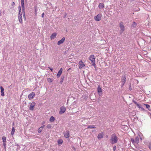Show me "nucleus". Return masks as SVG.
Instances as JSON below:
<instances>
[{
	"mask_svg": "<svg viewBox=\"0 0 151 151\" xmlns=\"http://www.w3.org/2000/svg\"><path fill=\"white\" fill-rule=\"evenodd\" d=\"M129 90H131L132 88H131V86H130V87H129Z\"/></svg>",
	"mask_w": 151,
	"mask_h": 151,
	"instance_id": "nucleus-50",
	"label": "nucleus"
},
{
	"mask_svg": "<svg viewBox=\"0 0 151 151\" xmlns=\"http://www.w3.org/2000/svg\"><path fill=\"white\" fill-rule=\"evenodd\" d=\"M21 6H22V10H24L25 8H24V1H21Z\"/></svg>",
	"mask_w": 151,
	"mask_h": 151,
	"instance_id": "nucleus-20",
	"label": "nucleus"
},
{
	"mask_svg": "<svg viewBox=\"0 0 151 151\" xmlns=\"http://www.w3.org/2000/svg\"><path fill=\"white\" fill-rule=\"evenodd\" d=\"M12 6H14L15 5V3L14 2H13L11 4Z\"/></svg>",
	"mask_w": 151,
	"mask_h": 151,
	"instance_id": "nucleus-45",
	"label": "nucleus"
},
{
	"mask_svg": "<svg viewBox=\"0 0 151 151\" xmlns=\"http://www.w3.org/2000/svg\"><path fill=\"white\" fill-rule=\"evenodd\" d=\"M143 106L144 107L146 106V108L148 109V110L149 111H151V109H150V106L149 105L147 104H143Z\"/></svg>",
	"mask_w": 151,
	"mask_h": 151,
	"instance_id": "nucleus-15",
	"label": "nucleus"
},
{
	"mask_svg": "<svg viewBox=\"0 0 151 151\" xmlns=\"http://www.w3.org/2000/svg\"><path fill=\"white\" fill-rule=\"evenodd\" d=\"M63 71V69L62 68H61L59 71L58 72L57 74V76L58 78L60 77V76L61 75Z\"/></svg>",
	"mask_w": 151,
	"mask_h": 151,
	"instance_id": "nucleus-12",
	"label": "nucleus"
},
{
	"mask_svg": "<svg viewBox=\"0 0 151 151\" xmlns=\"http://www.w3.org/2000/svg\"><path fill=\"white\" fill-rule=\"evenodd\" d=\"M66 108L64 106L61 107L60 109L59 113L60 114H62L64 113L66 111Z\"/></svg>",
	"mask_w": 151,
	"mask_h": 151,
	"instance_id": "nucleus-6",
	"label": "nucleus"
},
{
	"mask_svg": "<svg viewBox=\"0 0 151 151\" xmlns=\"http://www.w3.org/2000/svg\"><path fill=\"white\" fill-rule=\"evenodd\" d=\"M45 127V125H43L42 126V127H42V129H43V128L44 127Z\"/></svg>",
	"mask_w": 151,
	"mask_h": 151,
	"instance_id": "nucleus-49",
	"label": "nucleus"
},
{
	"mask_svg": "<svg viewBox=\"0 0 151 151\" xmlns=\"http://www.w3.org/2000/svg\"><path fill=\"white\" fill-rule=\"evenodd\" d=\"M42 129H42V127H40L38 129V132L39 133H40L42 132Z\"/></svg>",
	"mask_w": 151,
	"mask_h": 151,
	"instance_id": "nucleus-26",
	"label": "nucleus"
},
{
	"mask_svg": "<svg viewBox=\"0 0 151 151\" xmlns=\"http://www.w3.org/2000/svg\"><path fill=\"white\" fill-rule=\"evenodd\" d=\"M132 101L135 104H136V105H137V104H138V103H137V102L136 101H134V100H132Z\"/></svg>",
	"mask_w": 151,
	"mask_h": 151,
	"instance_id": "nucleus-38",
	"label": "nucleus"
},
{
	"mask_svg": "<svg viewBox=\"0 0 151 151\" xmlns=\"http://www.w3.org/2000/svg\"><path fill=\"white\" fill-rule=\"evenodd\" d=\"M18 19L19 22L22 23V15H18Z\"/></svg>",
	"mask_w": 151,
	"mask_h": 151,
	"instance_id": "nucleus-19",
	"label": "nucleus"
},
{
	"mask_svg": "<svg viewBox=\"0 0 151 151\" xmlns=\"http://www.w3.org/2000/svg\"><path fill=\"white\" fill-rule=\"evenodd\" d=\"M44 13H43L42 14V17L43 18L44 17Z\"/></svg>",
	"mask_w": 151,
	"mask_h": 151,
	"instance_id": "nucleus-47",
	"label": "nucleus"
},
{
	"mask_svg": "<svg viewBox=\"0 0 151 151\" xmlns=\"http://www.w3.org/2000/svg\"><path fill=\"white\" fill-rule=\"evenodd\" d=\"M35 94L34 92H32L28 95V98L29 100H31L34 97Z\"/></svg>",
	"mask_w": 151,
	"mask_h": 151,
	"instance_id": "nucleus-7",
	"label": "nucleus"
},
{
	"mask_svg": "<svg viewBox=\"0 0 151 151\" xmlns=\"http://www.w3.org/2000/svg\"><path fill=\"white\" fill-rule=\"evenodd\" d=\"M139 142V138L138 137H137L134 139V142L135 144H138Z\"/></svg>",
	"mask_w": 151,
	"mask_h": 151,
	"instance_id": "nucleus-17",
	"label": "nucleus"
},
{
	"mask_svg": "<svg viewBox=\"0 0 151 151\" xmlns=\"http://www.w3.org/2000/svg\"><path fill=\"white\" fill-rule=\"evenodd\" d=\"M1 11L0 10V16H1Z\"/></svg>",
	"mask_w": 151,
	"mask_h": 151,
	"instance_id": "nucleus-48",
	"label": "nucleus"
},
{
	"mask_svg": "<svg viewBox=\"0 0 151 151\" xmlns=\"http://www.w3.org/2000/svg\"><path fill=\"white\" fill-rule=\"evenodd\" d=\"M47 80L48 82L50 83L52 82V79L49 78H48L47 79Z\"/></svg>",
	"mask_w": 151,
	"mask_h": 151,
	"instance_id": "nucleus-33",
	"label": "nucleus"
},
{
	"mask_svg": "<svg viewBox=\"0 0 151 151\" xmlns=\"http://www.w3.org/2000/svg\"><path fill=\"white\" fill-rule=\"evenodd\" d=\"M48 68L51 70V72H52L53 71L52 68L50 67H49Z\"/></svg>",
	"mask_w": 151,
	"mask_h": 151,
	"instance_id": "nucleus-44",
	"label": "nucleus"
},
{
	"mask_svg": "<svg viewBox=\"0 0 151 151\" xmlns=\"http://www.w3.org/2000/svg\"><path fill=\"white\" fill-rule=\"evenodd\" d=\"M64 137L66 138H68L69 137V132L68 131H66L64 132Z\"/></svg>",
	"mask_w": 151,
	"mask_h": 151,
	"instance_id": "nucleus-10",
	"label": "nucleus"
},
{
	"mask_svg": "<svg viewBox=\"0 0 151 151\" xmlns=\"http://www.w3.org/2000/svg\"><path fill=\"white\" fill-rule=\"evenodd\" d=\"M21 1H24V0H21Z\"/></svg>",
	"mask_w": 151,
	"mask_h": 151,
	"instance_id": "nucleus-51",
	"label": "nucleus"
},
{
	"mask_svg": "<svg viewBox=\"0 0 151 151\" xmlns=\"http://www.w3.org/2000/svg\"><path fill=\"white\" fill-rule=\"evenodd\" d=\"M126 76L124 74L123 75L121 79L122 84L121 85V87H122L123 86L125 83L126 82Z\"/></svg>",
	"mask_w": 151,
	"mask_h": 151,
	"instance_id": "nucleus-3",
	"label": "nucleus"
},
{
	"mask_svg": "<svg viewBox=\"0 0 151 151\" xmlns=\"http://www.w3.org/2000/svg\"><path fill=\"white\" fill-rule=\"evenodd\" d=\"M51 125L50 124H48L47 126V127L48 129L51 128Z\"/></svg>",
	"mask_w": 151,
	"mask_h": 151,
	"instance_id": "nucleus-34",
	"label": "nucleus"
},
{
	"mask_svg": "<svg viewBox=\"0 0 151 151\" xmlns=\"http://www.w3.org/2000/svg\"><path fill=\"white\" fill-rule=\"evenodd\" d=\"M140 110L142 111H144L145 109L142 107H141L139 109Z\"/></svg>",
	"mask_w": 151,
	"mask_h": 151,
	"instance_id": "nucleus-40",
	"label": "nucleus"
},
{
	"mask_svg": "<svg viewBox=\"0 0 151 151\" xmlns=\"http://www.w3.org/2000/svg\"><path fill=\"white\" fill-rule=\"evenodd\" d=\"M71 69V68H70L69 69H68V70H70Z\"/></svg>",
	"mask_w": 151,
	"mask_h": 151,
	"instance_id": "nucleus-52",
	"label": "nucleus"
},
{
	"mask_svg": "<svg viewBox=\"0 0 151 151\" xmlns=\"http://www.w3.org/2000/svg\"><path fill=\"white\" fill-rule=\"evenodd\" d=\"M116 149V146H114L113 147V150L114 151Z\"/></svg>",
	"mask_w": 151,
	"mask_h": 151,
	"instance_id": "nucleus-41",
	"label": "nucleus"
},
{
	"mask_svg": "<svg viewBox=\"0 0 151 151\" xmlns=\"http://www.w3.org/2000/svg\"><path fill=\"white\" fill-rule=\"evenodd\" d=\"M102 17V14H99L94 17V19L96 21H99L101 20Z\"/></svg>",
	"mask_w": 151,
	"mask_h": 151,
	"instance_id": "nucleus-4",
	"label": "nucleus"
},
{
	"mask_svg": "<svg viewBox=\"0 0 151 151\" xmlns=\"http://www.w3.org/2000/svg\"><path fill=\"white\" fill-rule=\"evenodd\" d=\"M103 137V132H101V133H99L97 137L99 139H100L102 138Z\"/></svg>",
	"mask_w": 151,
	"mask_h": 151,
	"instance_id": "nucleus-13",
	"label": "nucleus"
},
{
	"mask_svg": "<svg viewBox=\"0 0 151 151\" xmlns=\"http://www.w3.org/2000/svg\"><path fill=\"white\" fill-rule=\"evenodd\" d=\"M89 59L91 61L92 65L94 67H96L95 58L94 55H91L89 57Z\"/></svg>",
	"mask_w": 151,
	"mask_h": 151,
	"instance_id": "nucleus-2",
	"label": "nucleus"
},
{
	"mask_svg": "<svg viewBox=\"0 0 151 151\" xmlns=\"http://www.w3.org/2000/svg\"><path fill=\"white\" fill-rule=\"evenodd\" d=\"M19 10H21V8L20 6H19L18 7Z\"/></svg>",
	"mask_w": 151,
	"mask_h": 151,
	"instance_id": "nucleus-46",
	"label": "nucleus"
},
{
	"mask_svg": "<svg viewBox=\"0 0 151 151\" xmlns=\"http://www.w3.org/2000/svg\"><path fill=\"white\" fill-rule=\"evenodd\" d=\"M6 142H3V145L4 146V149H6Z\"/></svg>",
	"mask_w": 151,
	"mask_h": 151,
	"instance_id": "nucleus-37",
	"label": "nucleus"
},
{
	"mask_svg": "<svg viewBox=\"0 0 151 151\" xmlns=\"http://www.w3.org/2000/svg\"><path fill=\"white\" fill-rule=\"evenodd\" d=\"M137 25V24L135 22H133V24L132 25V26L134 27H135Z\"/></svg>",
	"mask_w": 151,
	"mask_h": 151,
	"instance_id": "nucleus-35",
	"label": "nucleus"
},
{
	"mask_svg": "<svg viewBox=\"0 0 151 151\" xmlns=\"http://www.w3.org/2000/svg\"><path fill=\"white\" fill-rule=\"evenodd\" d=\"M147 145L148 146L149 148L151 150V142H148Z\"/></svg>",
	"mask_w": 151,
	"mask_h": 151,
	"instance_id": "nucleus-25",
	"label": "nucleus"
},
{
	"mask_svg": "<svg viewBox=\"0 0 151 151\" xmlns=\"http://www.w3.org/2000/svg\"><path fill=\"white\" fill-rule=\"evenodd\" d=\"M0 89L1 90V95L2 96H4V88L1 86L0 87Z\"/></svg>",
	"mask_w": 151,
	"mask_h": 151,
	"instance_id": "nucleus-16",
	"label": "nucleus"
},
{
	"mask_svg": "<svg viewBox=\"0 0 151 151\" xmlns=\"http://www.w3.org/2000/svg\"><path fill=\"white\" fill-rule=\"evenodd\" d=\"M119 27L121 29V32H123L124 30V27L123 25V23L122 22H120L119 23Z\"/></svg>",
	"mask_w": 151,
	"mask_h": 151,
	"instance_id": "nucleus-5",
	"label": "nucleus"
},
{
	"mask_svg": "<svg viewBox=\"0 0 151 151\" xmlns=\"http://www.w3.org/2000/svg\"><path fill=\"white\" fill-rule=\"evenodd\" d=\"M64 79V77L62 76L61 77V78L60 80V83L61 84L62 83Z\"/></svg>",
	"mask_w": 151,
	"mask_h": 151,
	"instance_id": "nucleus-29",
	"label": "nucleus"
},
{
	"mask_svg": "<svg viewBox=\"0 0 151 151\" xmlns=\"http://www.w3.org/2000/svg\"><path fill=\"white\" fill-rule=\"evenodd\" d=\"M57 34L56 33H54L52 34L50 36V39L51 40H52L54 39L56 36Z\"/></svg>",
	"mask_w": 151,
	"mask_h": 151,
	"instance_id": "nucleus-14",
	"label": "nucleus"
},
{
	"mask_svg": "<svg viewBox=\"0 0 151 151\" xmlns=\"http://www.w3.org/2000/svg\"><path fill=\"white\" fill-rule=\"evenodd\" d=\"M104 6V4L103 3H100L99 6V7L100 9H102Z\"/></svg>",
	"mask_w": 151,
	"mask_h": 151,
	"instance_id": "nucleus-18",
	"label": "nucleus"
},
{
	"mask_svg": "<svg viewBox=\"0 0 151 151\" xmlns=\"http://www.w3.org/2000/svg\"><path fill=\"white\" fill-rule=\"evenodd\" d=\"M14 132H15L14 128V127H13L12 128V132H11V134H12V135H13L14 134Z\"/></svg>",
	"mask_w": 151,
	"mask_h": 151,
	"instance_id": "nucleus-23",
	"label": "nucleus"
},
{
	"mask_svg": "<svg viewBox=\"0 0 151 151\" xmlns=\"http://www.w3.org/2000/svg\"><path fill=\"white\" fill-rule=\"evenodd\" d=\"M132 101L135 104H136V105H137V104H138V103H137V102L136 101H134V100H132Z\"/></svg>",
	"mask_w": 151,
	"mask_h": 151,
	"instance_id": "nucleus-39",
	"label": "nucleus"
},
{
	"mask_svg": "<svg viewBox=\"0 0 151 151\" xmlns=\"http://www.w3.org/2000/svg\"><path fill=\"white\" fill-rule=\"evenodd\" d=\"M58 144H61L63 143V140L61 139L58 140Z\"/></svg>",
	"mask_w": 151,
	"mask_h": 151,
	"instance_id": "nucleus-30",
	"label": "nucleus"
},
{
	"mask_svg": "<svg viewBox=\"0 0 151 151\" xmlns=\"http://www.w3.org/2000/svg\"><path fill=\"white\" fill-rule=\"evenodd\" d=\"M131 141L132 143L134 145V144H135V142H134V139L133 138H131Z\"/></svg>",
	"mask_w": 151,
	"mask_h": 151,
	"instance_id": "nucleus-32",
	"label": "nucleus"
},
{
	"mask_svg": "<svg viewBox=\"0 0 151 151\" xmlns=\"http://www.w3.org/2000/svg\"><path fill=\"white\" fill-rule=\"evenodd\" d=\"M35 105V102H32L30 105L29 109L31 110H33L34 109V108Z\"/></svg>",
	"mask_w": 151,
	"mask_h": 151,
	"instance_id": "nucleus-9",
	"label": "nucleus"
},
{
	"mask_svg": "<svg viewBox=\"0 0 151 151\" xmlns=\"http://www.w3.org/2000/svg\"><path fill=\"white\" fill-rule=\"evenodd\" d=\"M19 13L18 14V15H22V13L21 10H19Z\"/></svg>",
	"mask_w": 151,
	"mask_h": 151,
	"instance_id": "nucleus-36",
	"label": "nucleus"
},
{
	"mask_svg": "<svg viewBox=\"0 0 151 151\" xmlns=\"http://www.w3.org/2000/svg\"><path fill=\"white\" fill-rule=\"evenodd\" d=\"M22 12L23 17H24V19H25V20L26 17H25V12L24 10H22Z\"/></svg>",
	"mask_w": 151,
	"mask_h": 151,
	"instance_id": "nucleus-24",
	"label": "nucleus"
},
{
	"mask_svg": "<svg viewBox=\"0 0 151 151\" xmlns=\"http://www.w3.org/2000/svg\"><path fill=\"white\" fill-rule=\"evenodd\" d=\"M137 106L139 109L140 107H141L140 105L139 104H137V105H136Z\"/></svg>",
	"mask_w": 151,
	"mask_h": 151,
	"instance_id": "nucleus-42",
	"label": "nucleus"
},
{
	"mask_svg": "<svg viewBox=\"0 0 151 151\" xmlns=\"http://www.w3.org/2000/svg\"><path fill=\"white\" fill-rule=\"evenodd\" d=\"M65 38L64 37H63L62 38V39L60 40H59L58 42V45H60V44H62L63 43L64 41H65Z\"/></svg>",
	"mask_w": 151,
	"mask_h": 151,
	"instance_id": "nucleus-11",
	"label": "nucleus"
},
{
	"mask_svg": "<svg viewBox=\"0 0 151 151\" xmlns=\"http://www.w3.org/2000/svg\"><path fill=\"white\" fill-rule=\"evenodd\" d=\"M79 65L80 69H81L85 66V65L82 60H81L79 62Z\"/></svg>",
	"mask_w": 151,
	"mask_h": 151,
	"instance_id": "nucleus-8",
	"label": "nucleus"
},
{
	"mask_svg": "<svg viewBox=\"0 0 151 151\" xmlns=\"http://www.w3.org/2000/svg\"><path fill=\"white\" fill-rule=\"evenodd\" d=\"M97 91L99 93L102 92V89L99 86H98L97 88Z\"/></svg>",
	"mask_w": 151,
	"mask_h": 151,
	"instance_id": "nucleus-22",
	"label": "nucleus"
},
{
	"mask_svg": "<svg viewBox=\"0 0 151 151\" xmlns=\"http://www.w3.org/2000/svg\"><path fill=\"white\" fill-rule=\"evenodd\" d=\"M3 142H6V137H3L2 138Z\"/></svg>",
	"mask_w": 151,
	"mask_h": 151,
	"instance_id": "nucleus-28",
	"label": "nucleus"
},
{
	"mask_svg": "<svg viewBox=\"0 0 151 151\" xmlns=\"http://www.w3.org/2000/svg\"><path fill=\"white\" fill-rule=\"evenodd\" d=\"M118 138L115 134H112L111 138V142L112 144L116 143L118 141Z\"/></svg>",
	"mask_w": 151,
	"mask_h": 151,
	"instance_id": "nucleus-1",
	"label": "nucleus"
},
{
	"mask_svg": "<svg viewBox=\"0 0 151 151\" xmlns=\"http://www.w3.org/2000/svg\"><path fill=\"white\" fill-rule=\"evenodd\" d=\"M96 127L93 125H90L88 126V128H95Z\"/></svg>",
	"mask_w": 151,
	"mask_h": 151,
	"instance_id": "nucleus-27",
	"label": "nucleus"
},
{
	"mask_svg": "<svg viewBox=\"0 0 151 151\" xmlns=\"http://www.w3.org/2000/svg\"><path fill=\"white\" fill-rule=\"evenodd\" d=\"M136 147L138 150H139L141 151H142V150H143V149L141 147L138 146Z\"/></svg>",
	"mask_w": 151,
	"mask_h": 151,
	"instance_id": "nucleus-31",
	"label": "nucleus"
},
{
	"mask_svg": "<svg viewBox=\"0 0 151 151\" xmlns=\"http://www.w3.org/2000/svg\"><path fill=\"white\" fill-rule=\"evenodd\" d=\"M55 120V118L53 116H51L50 119V121L51 122H53Z\"/></svg>",
	"mask_w": 151,
	"mask_h": 151,
	"instance_id": "nucleus-21",
	"label": "nucleus"
},
{
	"mask_svg": "<svg viewBox=\"0 0 151 151\" xmlns=\"http://www.w3.org/2000/svg\"><path fill=\"white\" fill-rule=\"evenodd\" d=\"M137 106L139 109L140 107H141L140 105L139 104H137V105H136Z\"/></svg>",
	"mask_w": 151,
	"mask_h": 151,
	"instance_id": "nucleus-43",
	"label": "nucleus"
}]
</instances>
